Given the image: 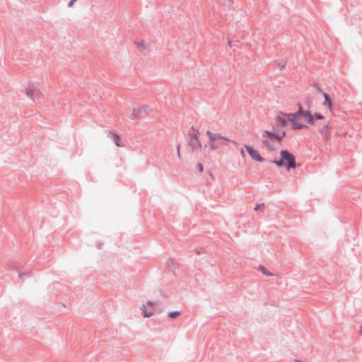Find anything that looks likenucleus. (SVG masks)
<instances>
[{
  "label": "nucleus",
  "mask_w": 362,
  "mask_h": 362,
  "mask_svg": "<svg viewBox=\"0 0 362 362\" xmlns=\"http://www.w3.org/2000/svg\"><path fill=\"white\" fill-rule=\"evenodd\" d=\"M329 122H324L322 124V127L318 129V132L324 139L327 140V139H329V138L330 136V133H329Z\"/></svg>",
  "instance_id": "10"
},
{
  "label": "nucleus",
  "mask_w": 362,
  "mask_h": 362,
  "mask_svg": "<svg viewBox=\"0 0 362 362\" xmlns=\"http://www.w3.org/2000/svg\"><path fill=\"white\" fill-rule=\"evenodd\" d=\"M141 310H142L143 312V315L144 317H151V315H153V312H148L146 310V306L144 305H142V307L141 308Z\"/></svg>",
  "instance_id": "16"
},
{
  "label": "nucleus",
  "mask_w": 362,
  "mask_h": 362,
  "mask_svg": "<svg viewBox=\"0 0 362 362\" xmlns=\"http://www.w3.org/2000/svg\"><path fill=\"white\" fill-rule=\"evenodd\" d=\"M13 270L18 273V277L22 278L23 276H26L28 274L26 272H20L18 269V267L16 265H13Z\"/></svg>",
  "instance_id": "20"
},
{
  "label": "nucleus",
  "mask_w": 362,
  "mask_h": 362,
  "mask_svg": "<svg viewBox=\"0 0 362 362\" xmlns=\"http://www.w3.org/2000/svg\"><path fill=\"white\" fill-rule=\"evenodd\" d=\"M180 313H181L180 310L170 311L168 313V316L170 319H175L180 315Z\"/></svg>",
  "instance_id": "15"
},
{
  "label": "nucleus",
  "mask_w": 362,
  "mask_h": 362,
  "mask_svg": "<svg viewBox=\"0 0 362 362\" xmlns=\"http://www.w3.org/2000/svg\"><path fill=\"white\" fill-rule=\"evenodd\" d=\"M301 117L310 125H315L316 121L325 119V117L319 112L312 114L310 110L302 109Z\"/></svg>",
  "instance_id": "3"
},
{
  "label": "nucleus",
  "mask_w": 362,
  "mask_h": 362,
  "mask_svg": "<svg viewBox=\"0 0 362 362\" xmlns=\"http://www.w3.org/2000/svg\"><path fill=\"white\" fill-rule=\"evenodd\" d=\"M297 106H298V110L294 113H285V112L280 111L279 112V114L284 116L286 119L287 122L288 121L291 124H293V122L296 121L297 119L301 117L303 107L300 103H298Z\"/></svg>",
  "instance_id": "7"
},
{
  "label": "nucleus",
  "mask_w": 362,
  "mask_h": 362,
  "mask_svg": "<svg viewBox=\"0 0 362 362\" xmlns=\"http://www.w3.org/2000/svg\"><path fill=\"white\" fill-rule=\"evenodd\" d=\"M265 207L264 206V204H257V206L255 207L254 210L255 211H258V210H262V209H264Z\"/></svg>",
  "instance_id": "21"
},
{
  "label": "nucleus",
  "mask_w": 362,
  "mask_h": 362,
  "mask_svg": "<svg viewBox=\"0 0 362 362\" xmlns=\"http://www.w3.org/2000/svg\"><path fill=\"white\" fill-rule=\"evenodd\" d=\"M228 45L230 47H231V42L230 41H228Z\"/></svg>",
  "instance_id": "30"
},
{
  "label": "nucleus",
  "mask_w": 362,
  "mask_h": 362,
  "mask_svg": "<svg viewBox=\"0 0 362 362\" xmlns=\"http://www.w3.org/2000/svg\"><path fill=\"white\" fill-rule=\"evenodd\" d=\"M197 169H198V170H199V172H202V171H203V170H204V168H203V165H202V164L201 163H198L197 164Z\"/></svg>",
  "instance_id": "22"
},
{
  "label": "nucleus",
  "mask_w": 362,
  "mask_h": 362,
  "mask_svg": "<svg viewBox=\"0 0 362 362\" xmlns=\"http://www.w3.org/2000/svg\"><path fill=\"white\" fill-rule=\"evenodd\" d=\"M26 95L35 103H40V99L42 96V92L37 88L34 83H29L25 89Z\"/></svg>",
  "instance_id": "4"
},
{
  "label": "nucleus",
  "mask_w": 362,
  "mask_h": 362,
  "mask_svg": "<svg viewBox=\"0 0 362 362\" xmlns=\"http://www.w3.org/2000/svg\"><path fill=\"white\" fill-rule=\"evenodd\" d=\"M287 120L286 119L282 116L281 115H278L276 117V126L279 128H283L287 125Z\"/></svg>",
  "instance_id": "11"
},
{
  "label": "nucleus",
  "mask_w": 362,
  "mask_h": 362,
  "mask_svg": "<svg viewBox=\"0 0 362 362\" xmlns=\"http://www.w3.org/2000/svg\"><path fill=\"white\" fill-rule=\"evenodd\" d=\"M259 269L262 272V273L267 276H272V273H271L270 272H269L268 270H267L264 267L262 266V265H259Z\"/></svg>",
  "instance_id": "19"
},
{
  "label": "nucleus",
  "mask_w": 362,
  "mask_h": 362,
  "mask_svg": "<svg viewBox=\"0 0 362 362\" xmlns=\"http://www.w3.org/2000/svg\"><path fill=\"white\" fill-rule=\"evenodd\" d=\"M361 332L362 333V325L361 326Z\"/></svg>",
  "instance_id": "32"
},
{
  "label": "nucleus",
  "mask_w": 362,
  "mask_h": 362,
  "mask_svg": "<svg viewBox=\"0 0 362 362\" xmlns=\"http://www.w3.org/2000/svg\"><path fill=\"white\" fill-rule=\"evenodd\" d=\"M199 132L197 131L195 134L189 133L188 134V145L191 147L192 151L195 152L198 149L202 151V146L198 137Z\"/></svg>",
  "instance_id": "6"
},
{
  "label": "nucleus",
  "mask_w": 362,
  "mask_h": 362,
  "mask_svg": "<svg viewBox=\"0 0 362 362\" xmlns=\"http://www.w3.org/2000/svg\"><path fill=\"white\" fill-rule=\"evenodd\" d=\"M278 66L281 68V69H282L283 68L285 67L286 64L279 63Z\"/></svg>",
  "instance_id": "27"
},
{
  "label": "nucleus",
  "mask_w": 362,
  "mask_h": 362,
  "mask_svg": "<svg viewBox=\"0 0 362 362\" xmlns=\"http://www.w3.org/2000/svg\"><path fill=\"white\" fill-rule=\"evenodd\" d=\"M244 147L252 159L259 163H262L265 160V159L259 153L258 151L252 146L245 144Z\"/></svg>",
  "instance_id": "9"
},
{
  "label": "nucleus",
  "mask_w": 362,
  "mask_h": 362,
  "mask_svg": "<svg viewBox=\"0 0 362 362\" xmlns=\"http://www.w3.org/2000/svg\"><path fill=\"white\" fill-rule=\"evenodd\" d=\"M241 154L243 156H245V152H244L243 149H241Z\"/></svg>",
  "instance_id": "29"
},
{
  "label": "nucleus",
  "mask_w": 362,
  "mask_h": 362,
  "mask_svg": "<svg viewBox=\"0 0 362 362\" xmlns=\"http://www.w3.org/2000/svg\"><path fill=\"white\" fill-rule=\"evenodd\" d=\"M192 129L194 131H195V130H194V126H193V125L192 126Z\"/></svg>",
  "instance_id": "31"
},
{
  "label": "nucleus",
  "mask_w": 362,
  "mask_h": 362,
  "mask_svg": "<svg viewBox=\"0 0 362 362\" xmlns=\"http://www.w3.org/2000/svg\"><path fill=\"white\" fill-rule=\"evenodd\" d=\"M138 47H144V41H141V42H138L137 44Z\"/></svg>",
  "instance_id": "26"
},
{
  "label": "nucleus",
  "mask_w": 362,
  "mask_h": 362,
  "mask_svg": "<svg viewBox=\"0 0 362 362\" xmlns=\"http://www.w3.org/2000/svg\"><path fill=\"white\" fill-rule=\"evenodd\" d=\"M206 135L209 136V149L211 151H214L218 148L219 145H223L224 141H230L234 144L235 142L233 140H230L229 138L222 136L218 133H213L210 130L206 131Z\"/></svg>",
  "instance_id": "1"
},
{
  "label": "nucleus",
  "mask_w": 362,
  "mask_h": 362,
  "mask_svg": "<svg viewBox=\"0 0 362 362\" xmlns=\"http://www.w3.org/2000/svg\"><path fill=\"white\" fill-rule=\"evenodd\" d=\"M110 134L111 139H112V141H114V143L116 146H123V144L119 141V137L118 134H117L115 133H110Z\"/></svg>",
  "instance_id": "13"
},
{
  "label": "nucleus",
  "mask_w": 362,
  "mask_h": 362,
  "mask_svg": "<svg viewBox=\"0 0 362 362\" xmlns=\"http://www.w3.org/2000/svg\"><path fill=\"white\" fill-rule=\"evenodd\" d=\"M74 3H75V2H74V1H73V0H71V1L68 3L67 6H68L69 8H71V7L74 5Z\"/></svg>",
  "instance_id": "23"
},
{
  "label": "nucleus",
  "mask_w": 362,
  "mask_h": 362,
  "mask_svg": "<svg viewBox=\"0 0 362 362\" xmlns=\"http://www.w3.org/2000/svg\"><path fill=\"white\" fill-rule=\"evenodd\" d=\"M280 156L282 158L284 167L287 170L289 171L291 169H295L297 167L298 165L296 163V158L294 155L288 150H281Z\"/></svg>",
  "instance_id": "2"
},
{
  "label": "nucleus",
  "mask_w": 362,
  "mask_h": 362,
  "mask_svg": "<svg viewBox=\"0 0 362 362\" xmlns=\"http://www.w3.org/2000/svg\"><path fill=\"white\" fill-rule=\"evenodd\" d=\"M269 162L276 165L279 168L284 166V161L281 158L280 160L274 159V160H270Z\"/></svg>",
  "instance_id": "17"
},
{
  "label": "nucleus",
  "mask_w": 362,
  "mask_h": 362,
  "mask_svg": "<svg viewBox=\"0 0 362 362\" xmlns=\"http://www.w3.org/2000/svg\"><path fill=\"white\" fill-rule=\"evenodd\" d=\"M317 91L322 93V95L325 99L323 105L331 110L332 103L329 98V95L327 93L322 91L320 88H318Z\"/></svg>",
  "instance_id": "12"
},
{
  "label": "nucleus",
  "mask_w": 362,
  "mask_h": 362,
  "mask_svg": "<svg viewBox=\"0 0 362 362\" xmlns=\"http://www.w3.org/2000/svg\"><path fill=\"white\" fill-rule=\"evenodd\" d=\"M147 305L151 306V307H153L154 305V302L153 301H151V300H148L147 301Z\"/></svg>",
  "instance_id": "25"
},
{
  "label": "nucleus",
  "mask_w": 362,
  "mask_h": 362,
  "mask_svg": "<svg viewBox=\"0 0 362 362\" xmlns=\"http://www.w3.org/2000/svg\"><path fill=\"white\" fill-rule=\"evenodd\" d=\"M152 109L147 105H142L139 107H134L133 109V112L130 115L131 119H136L138 118L142 117V114H148L149 112H151Z\"/></svg>",
  "instance_id": "8"
},
{
  "label": "nucleus",
  "mask_w": 362,
  "mask_h": 362,
  "mask_svg": "<svg viewBox=\"0 0 362 362\" xmlns=\"http://www.w3.org/2000/svg\"><path fill=\"white\" fill-rule=\"evenodd\" d=\"M77 0H73V1L76 2Z\"/></svg>",
  "instance_id": "33"
},
{
  "label": "nucleus",
  "mask_w": 362,
  "mask_h": 362,
  "mask_svg": "<svg viewBox=\"0 0 362 362\" xmlns=\"http://www.w3.org/2000/svg\"><path fill=\"white\" fill-rule=\"evenodd\" d=\"M276 134L277 133L274 132V129L272 130H265L262 132V141L263 144L267 147V148L269 151H274V147L272 144V143L268 140V137L274 139L276 140Z\"/></svg>",
  "instance_id": "5"
},
{
  "label": "nucleus",
  "mask_w": 362,
  "mask_h": 362,
  "mask_svg": "<svg viewBox=\"0 0 362 362\" xmlns=\"http://www.w3.org/2000/svg\"><path fill=\"white\" fill-rule=\"evenodd\" d=\"M176 148H177V155L180 156V144H177Z\"/></svg>",
  "instance_id": "24"
},
{
  "label": "nucleus",
  "mask_w": 362,
  "mask_h": 362,
  "mask_svg": "<svg viewBox=\"0 0 362 362\" xmlns=\"http://www.w3.org/2000/svg\"><path fill=\"white\" fill-rule=\"evenodd\" d=\"M286 133L285 131H282L281 132L277 133L276 134V141L278 142H281L282 139L286 136Z\"/></svg>",
  "instance_id": "18"
},
{
  "label": "nucleus",
  "mask_w": 362,
  "mask_h": 362,
  "mask_svg": "<svg viewBox=\"0 0 362 362\" xmlns=\"http://www.w3.org/2000/svg\"><path fill=\"white\" fill-rule=\"evenodd\" d=\"M195 252L198 255L201 254V250H200L196 249Z\"/></svg>",
  "instance_id": "28"
},
{
  "label": "nucleus",
  "mask_w": 362,
  "mask_h": 362,
  "mask_svg": "<svg viewBox=\"0 0 362 362\" xmlns=\"http://www.w3.org/2000/svg\"><path fill=\"white\" fill-rule=\"evenodd\" d=\"M304 128H308V126L303 123H298L295 121L291 124V129L293 130L303 129Z\"/></svg>",
  "instance_id": "14"
}]
</instances>
